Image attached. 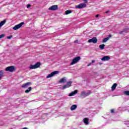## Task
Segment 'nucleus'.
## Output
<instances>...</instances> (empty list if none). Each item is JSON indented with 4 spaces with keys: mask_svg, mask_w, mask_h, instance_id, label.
<instances>
[{
    "mask_svg": "<svg viewBox=\"0 0 129 129\" xmlns=\"http://www.w3.org/2000/svg\"><path fill=\"white\" fill-rule=\"evenodd\" d=\"M81 59V57L77 56L75 57L73 60L71 62V65H74V64H76L78 62H79Z\"/></svg>",
    "mask_w": 129,
    "mask_h": 129,
    "instance_id": "f257e3e1",
    "label": "nucleus"
},
{
    "mask_svg": "<svg viewBox=\"0 0 129 129\" xmlns=\"http://www.w3.org/2000/svg\"><path fill=\"white\" fill-rule=\"evenodd\" d=\"M40 66H41V62H37L34 65H30L29 68L30 69H37V68H39Z\"/></svg>",
    "mask_w": 129,
    "mask_h": 129,
    "instance_id": "f03ea898",
    "label": "nucleus"
},
{
    "mask_svg": "<svg viewBox=\"0 0 129 129\" xmlns=\"http://www.w3.org/2000/svg\"><path fill=\"white\" fill-rule=\"evenodd\" d=\"M6 71H9V72H14L16 70V67L15 66L8 67L5 69Z\"/></svg>",
    "mask_w": 129,
    "mask_h": 129,
    "instance_id": "7ed1b4c3",
    "label": "nucleus"
},
{
    "mask_svg": "<svg viewBox=\"0 0 129 129\" xmlns=\"http://www.w3.org/2000/svg\"><path fill=\"white\" fill-rule=\"evenodd\" d=\"M24 24H25V22H21L20 24L15 25L13 28V29L15 31H16V30H19V29H20L23 26V25H24Z\"/></svg>",
    "mask_w": 129,
    "mask_h": 129,
    "instance_id": "20e7f679",
    "label": "nucleus"
},
{
    "mask_svg": "<svg viewBox=\"0 0 129 129\" xmlns=\"http://www.w3.org/2000/svg\"><path fill=\"white\" fill-rule=\"evenodd\" d=\"M72 84V81L67 82L66 85H64L62 86V89H66V88H69V87H71Z\"/></svg>",
    "mask_w": 129,
    "mask_h": 129,
    "instance_id": "39448f33",
    "label": "nucleus"
},
{
    "mask_svg": "<svg viewBox=\"0 0 129 129\" xmlns=\"http://www.w3.org/2000/svg\"><path fill=\"white\" fill-rule=\"evenodd\" d=\"M90 93H91V92H90V91H89L87 93H85V92L83 91L81 94V96H82L83 97H86V96L90 95Z\"/></svg>",
    "mask_w": 129,
    "mask_h": 129,
    "instance_id": "423d86ee",
    "label": "nucleus"
},
{
    "mask_svg": "<svg viewBox=\"0 0 129 129\" xmlns=\"http://www.w3.org/2000/svg\"><path fill=\"white\" fill-rule=\"evenodd\" d=\"M86 4L82 3L76 6L75 8L76 9H83V8H86Z\"/></svg>",
    "mask_w": 129,
    "mask_h": 129,
    "instance_id": "0eeeda50",
    "label": "nucleus"
},
{
    "mask_svg": "<svg viewBox=\"0 0 129 129\" xmlns=\"http://www.w3.org/2000/svg\"><path fill=\"white\" fill-rule=\"evenodd\" d=\"M88 43H93V44H96L97 43V38L96 37H93L92 39L88 40Z\"/></svg>",
    "mask_w": 129,
    "mask_h": 129,
    "instance_id": "6e6552de",
    "label": "nucleus"
},
{
    "mask_svg": "<svg viewBox=\"0 0 129 129\" xmlns=\"http://www.w3.org/2000/svg\"><path fill=\"white\" fill-rule=\"evenodd\" d=\"M58 73H59V71H57L53 72L51 74L48 75L46 77V78H51V77H53V76H54V75H55V74H58Z\"/></svg>",
    "mask_w": 129,
    "mask_h": 129,
    "instance_id": "1a4fd4ad",
    "label": "nucleus"
},
{
    "mask_svg": "<svg viewBox=\"0 0 129 129\" xmlns=\"http://www.w3.org/2000/svg\"><path fill=\"white\" fill-rule=\"evenodd\" d=\"M32 85V83L31 82H27L25 84H23V85L21 86L22 88H28L29 85Z\"/></svg>",
    "mask_w": 129,
    "mask_h": 129,
    "instance_id": "9d476101",
    "label": "nucleus"
},
{
    "mask_svg": "<svg viewBox=\"0 0 129 129\" xmlns=\"http://www.w3.org/2000/svg\"><path fill=\"white\" fill-rule=\"evenodd\" d=\"M48 10L49 11H56L58 10V6L57 5H53L52 6H51L49 8Z\"/></svg>",
    "mask_w": 129,
    "mask_h": 129,
    "instance_id": "9b49d317",
    "label": "nucleus"
},
{
    "mask_svg": "<svg viewBox=\"0 0 129 129\" xmlns=\"http://www.w3.org/2000/svg\"><path fill=\"white\" fill-rule=\"evenodd\" d=\"M110 59L109 56H105L101 58L102 61H108Z\"/></svg>",
    "mask_w": 129,
    "mask_h": 129,
    "instance_id": "f8f14e48",
    "label": "nucleus"
},
{
    "mask_svg": "<svg viewBox=\"0 0 129 129\" xmlns=\"http://www.w3.org/2000/svg\"><path fill=\"white\" fill-rule=\"evenodd\" d=\"M78 93V91L77 90H75L73 92L69 94V96H73L75 94H77Z\"/></svg>",
    "mask_w": 129,
    "mask_h": 129,
    "instance_id": "ddd939ff",
    "label": "nucleus"
},
{
    "mask_svg": "<svg viewBox=\"0 0 129 129\" xmlns=\"http://www.w3.org/2000/svg\"><path fill=\"white\" fill-rule=\"evenodd\" d=\"M5 76V71L4 70L0 71V79H2V78Z\"/></svg>",
    "mask_w": 129,
    "mask_h": 129,
    "instance_id": "4468645a",
    "label": "nucleus"
},
{
    "mask_svg": "<svg viewBox=\"0 0 129 129\" xmlns=\"http://www.w3.org/2000/svg\"><path fill=\"white\" fill-rule=\"evenodd\" d=\"M6 22H7V20H4L3 21H1L0 22V28H2V27H3V25H5Z\"/></svg>",
    "mask_w": 129,
    "mask_h": 129,
    "instance_id": "2eb2a0df",
    "label": "nucleus"
},
{
    "mask_svg": "<svg viewBox=\"0 0 129 129\" xmlns=\"http://www.w3.org/2000/svg\"><path fill=\"white\" fill-rule=\"evenodd\" d=\"M117 86V83H114L113 84V85L111 87V90H115V88H116V87Z\"/></svg>",
    "mask_w": 129,
    "mask_h": 129,
    "instance_id": "dca6fc26",
    "label": "nucleus"
},
{
    "mask_svg": "<svg viewBox=\"0 0 129 129\" xmlns=\"http://www.w3.org/2000/svg\"><path fill=\"white\" fill-rule=\"evenodd\" d=\"M89 120V119L88 118H85L84 119V122L85 123V124H89V122L88 121Z\"/></svg>",
    "mask_w": 129,
    "mask_h": 129,
    "instance_id": "f3484780",
    "label": "nucleus"
},
{
    "mask_svg": "<svg viewBox=\"0 0 129 129\" xmlns=\"http://www.w3.org/2000/svg\"><path fill=\"white\" fill-rule=\"evenodd\" d=\"M127 30V29L125 28V29H123L122 31H120L119 32V34L120 35H122V34H123L124 33H127V32H126Z\"/></svg>",
    "mask_w": 129,
    "mask_h": 129,
    "instance_id": "a211bd4d",
    "label": "nucleus"
},
{
    "mask_svg": "<svg viewBox=\"0 0 129 129\" xmlns=\"http://www.w3.org/2000/svg\"><path fill=\"white\" fill-rule=\"evenodd\" d=\"M77 108V105H73L71 107V110H75Z\"/></svg>",
    "mask_w": 129,
    "mask_h": 129,
    "instance_id": "6ab92c4d",
    "label": "nucleus"
},
{
    "mask_svg": "<svg viewBox=\"0 0 129 129\" xmlns=\"http://www.w3.org/2000/svg\"><path fill=\"white\" fill-rule=\"evenodd\" d=\"M66 81V80H65V78H62L60 79V80L59 81V83H65Z\"/></svg>",
    "mask_w": 129,
    "mask_h": 129,
    "instance_id": "aec40b11",
    "label": "nucleus"
},
{
    "mask_svg": "<svg viewBox=\"0 0 129 129\" xmlns=\"http://www.w3.org/2000/svg\"><path fill=\"white\" fill-rule=\"evenodd\" d=\"M31 90H32V87H29L28 88V90H25V93H29V92H30V91H31Z\"/></svg>",
    "mask_w": 129,
    "mask_h": 129,
    "instance_id": "412c9836",
    "label": "nucleus"
},
{
    "mask_svg": "<svg viewBox=\"0 0 129 129\" xmlns=\"http://www.w3.org/2000/svg\"><path fill=\"white\" fill-rule=\"evenodd\" d=\"M104 47H105V44H102L99 45V48L101 49V50H104Z\"/></svg>",
    "mask_w": 129,
    "mask_h": 129,
    "instance_id": "4be33fe9",
    "label": "nucleus"
},
{
    "mask_svg": "<svg viewBox=\"0 0 129 129\" xmlns=\"http://www.w3.org/2000/svg\"><path fill=\"white\" fill-rule=\"evenodd\" d=\"M71 13H72V11L71 10H67L65 12L66 15H69V14H71Z\"/></svg>",
    "mask_w": 129,
    "mask_h": 129,
    "instance_id": "5701e85b",
    "label": "nucleus"
},
{
    "mask_svg": "<svg viewBox=\"0 0 129 129\" xmlns=\"http://www.w3.org/2000/svg\"><path fill=\"white\" fill-rule=\"evenodd\" d=\"M109 40V38L108 37L105 38L103 40V43H106V42H107Z\"/></svg>",
    "mask_w": 129,
    "mask_h": 129,
    "instance_id": "b1692460",
    "label": "nucleus"
},
{
    "mask_svg": "<svg viewBox=\"0 0 129 129\" xmlns=\"http://www.w3.org/2000/svg\"><path fill=\"white\" fill-rule=\"evenodd\" d=\"M124 93L125 94V95L129 96V91H125L124 92Z\"/></svg>",
    "mask_w": 129,
    "mask_h": 129,
    "instance_id": "393cba45",
    "label": "nucleus"
},
{
    "mask_svg": "<svg viewBox=\"0 0 129 129\" xmlns=\"http://www.w3.org/2000/svg\"><path fill=\"white\" fill-rule=\"evenodd\" d=\"M5 36H6V35H5V34L0 35V39H2V38L5 37Z\"/></svg>",
    "mask_w": 129,
    "mask_h": 129,
    "instance_id": "a878e982",
    "label": "nucleus"
},
{
    "mask_svg": "<svg viewBox=\"0 0 129 129\" xmlns=\"http://www.w3.org/2000/svg\"><path fill=\"white\" fill-rule=\"evenodd\" d=\"M12 38H13V35H10L7 37V39H12Z\"/></svg>",
    "mask_w": 129,
    "mask_h": 129,
    "instance_id": "bb28decb",
    "label": "nucleus"
},
{
    "mask_svg": "<svg viewBox=\"0 0 129 129\" xmlns=\"http://www.w3.org/2000/svg\"><path fill=\"white\" fill-rule=\"evenodd\" d=\"M31 7H32V5L30 4H28L27 6V9H29V8H31Z\"/></svg>",
    "mask_w": 129,
    "mask_h": 129,
    "instance_id": "cd10ccee",
    "label": "nucleus"
},
{
    "mask_svg": "<svg viewBox=\"0 0 129 129\" xmlns=\"http://www.w3.org/2000/svg\"><path fill=\"white\" fill-rule=\"evenodd\" d=\"M110 112H111V113H114V109H111Z\"/></svg>",
    "mask_w": 129,
    "mask_h": 129,
    "instance_id": "c85d7f7f",
    "label": "nucleus"
},
{
    "mask_svg": "<svg viewBox=\"0 0 129 129\" xmlns=\"http://www.w3.org/2000/svg\"><path fill=\"white\" fill-rule=\"evenodd\" d=\"M83 1H84V3H85V4H87L88 3L87 0H83Z\"/></svg>",
    "mask_w": 129,
    "mask_h": 129,
    "instance_id": "c756f323",
    "label": "nucleus"
},
{
    "mask_svg": "<svg viewBox=\"0 0 129 129\" xmlns=\"http://www.w3.org/2000/svg\"><path fill=\"white\" fill-rule=\"evenodd\" d=\"M91 63L92 64H93V63H95V60H92V61L91 62Z\"/></svg>",
    "mask_w": 129,
    "mask_h": 129,
    "instance_id": "7c9ffc66",
    "label": "nucleus"
},
{
    "mask_svg": "<svg viewBox=\"0 0 129 129\" xmlns=\"http://www.w3.org/2000/svg\"><path fill=\"white\" fill-rule=\"evenodd\" d=\"M111 36H112L111 34H109L108 38H111Z\"/></svg>",
    "mask_w": 129,
    "mask_h": 129,
    "instance_id": "2f4dec72",
    "label": "nucleus"
},
{
    "mask_svg": "<svg viewBox=\"0 0 129 129\" xmlns=\"http://www.w3.org/2000/svg\"><path fill=\"white\" fill-rule=\"evenodd\" d=\"M99 17V15L97 14V15H96V18H98Z\"/></svg>",
    "mask_w": 129,
    "mask_h": 129,
    "instance_id": "473e14b6",
    "label": "nucleus"
},
{
    "mask_svg": "<svg viewBox=\"0 0 129 129\" xmlns=\"http://www.w3.org/2000/svg\"><path fill=\"white\" fill-rule=\"evenodd\" d=\"M92 63L91 62H90V63H89L88 64V66H91L92 65Z\"/></svg>",
    "mask_w": 129,
    "mask_h": 129,
    "instance_id": "72a5a7b5",
    "label": "nucleus"
},
{
    "mask_svg": "<svg viewBox=\"0 0 129 129\" xmlns=\"http://www.w3.org/2000/svg\"><path fill=\"white\" fill-rule=\"evenodd\" d=\"M105 13H106V14H108V13H109V11H107Z\"/></svg>",
    "mask_w": 129,
    "mask_h": 129,
    "instance_id": "f704fd0d",
    "label": "nucleus"
}]
</instances>
